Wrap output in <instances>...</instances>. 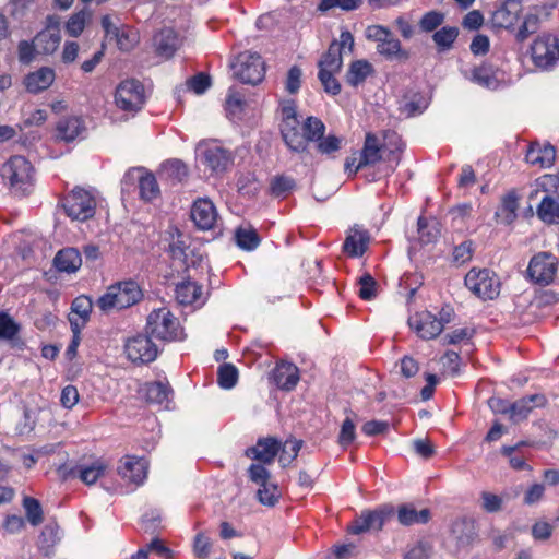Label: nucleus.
Wrapping results in <instances>:
<instances>
[{"label": "nucleus", "instance_id": "obj_1", "mask_svg": "<svg viewBox=\"0 0 559 559\" xmlns=\"http://www.w3.org/2000/svg\"><path fill=\"white\" fill-rule=\"evenodd\" d=\"M349 43V32H342L340 39L331 43L328 51L318 62V78L326 93L337 95L341 92V84L335 75L341 72L343 66V51Z\"/></svg>", "mask_w": 559, "mask_h": 559}, {"label": "nucleus", "instance_id": "obj_2", "mask_svg": "<svg viewBox=\"0 0 559 559\" xmlns=\"http://www.w3.org/2000/svg\"><path fill=\"white\" fill-rule=\"evenodd\" d=\"M0 176L15 197L29 194L34 189L35 169L24 156L10 157L0 168Z\"/></svg>", "mask_w": 559, "mask_h": 559}, {"label": "nucleus", "instance_id": "obj_3", "mask_svg": "<svg viewBox=\"0 0 559 559\" xmlns=\"http://www.w3.org/2000/svg\"><path fill=\"white\" fill-rule=\"evenodd\" d=\"M141 298L142 292L134 281L119 282L107 288L106 293L97 299L96 306L108 313L131 307Z\"/></svg>", "mask_w": 559, "mask_h": 559}, {"label": "nucleus", "instance_id": "obj_4", "mask_svg": "<svg viewBox=\"0 0 559 559\" xmlns=\"http://www.w3.org/2000/svg\"><path fill=\"white\" fill-rule=\"evenodd\" d=\"M145 331L151 336L173 342L183 338V332L178 319L166 307L154 309L146 320Z\"/></svg>", "mask_w": 559, "mask_h": 559}, {"label": "nucleus", "instance_id": "obj_5", "mask_svg": "<svg viewBox=\"0 0 559 559\" xmlns=\"http://www.w3.org/2000/svg\"><path fill=\"white\" fill-rule=\"evenodd\" d=\"M197 158L212 174H223L234 162L233 153L216 141H202L198 144Z\"/></svg>", "mask_w": 559, "mask_h": 559}, {"label": "nucleus", "instance_id": "obj_6", "mask_svg": "<svg viewBox=\"0 0 559 559\" xmlns=\"http://www.w3.org/2000/svg\"><path fill=\"white\" fill-rule=\"evenodd\" d=\"M466 287L483 300H493L500 294L501 283L495 272L488 269H472L465 275Z\"/></svg>", "mask_w": 559, "mask_h": 559}, {"label": "nucleus", "instance_id": "obj_7", "mask_svg": "<svg viewBox=\"0 0 559 559\" xmlns=\"http://www.w3.org/2000/svg\"><path fill=\"white\" fill-rule=\"evenodd\" d=\"M234 75L245 84L257 85L262 82L265 73L264 62L257 52L245 51L239 53L236 62L231 64Z\"/></svg>", "mask_w": 559, "mask_h": 559}, {"label": "nucleus", "instance_id": "obj_8", "mask_svg": "<svg viewBox=\"0 0 559 559\" xmlns=\"http://www.w3.org/2000/svg\"><path fill=\"white\" fill-rule=\"evenodd\" d=\"M115 103L123 111H139L145 103L143 84L134 79L122 81L116 88Z\"/></svg>", "mask_w": 559, "mask_h": 559}, {"label": "nucleus", "instance_id": "obj_9", "mask_svg": "<svg viewBox=\"0 0 559 559\" xmlns=\"http://www.w3.org/2000/svg\"><path fill=\"white\" fill-rule=\"evenodd\" d=\"M67 215L72 219L86 221L95 214L96 202L84 189H74L62 204Z\"/></svg>", "mask_w": 559, "mask_h": 559}, {"label": "nucleus", "instance_id": "obj_10", "mask_svg": "<svg viewBox=\"0 0 559 559\" xmlns=\"http://www.w3.org/2000/svg\"><path fill=\"white\" fill-rule=\"evenodd\" d=\"M531 52L537 68L548 69L559 60V38L543 34L534 40Z\"/></svg>", "mask_w": 559, "mask_h": 559}, {"label": "nucleus", "instance_id": "obj_11", "mask_svg": "<svg viewBox=\"0 0 559 559\" xmlns=\"http://www.w3.org/2000/svg\"><path fill=\"white\" fill-rule=\"evenodd\" d=\"M527 273L530 278L539 285L550 284L557 273V259L549 252L535 254L528 264Z\"/></svg>", "mask_w": 559, "mask_h": 559}, {"label": "nucleus", "instance_id": "obj_12", "mask_svg": "<svg viewBox=\"0 0 559 559\" xmlns=\"http://www.w3.org/2000/svg\"><path fill=\"white\" fill-rule=\"evenodd\" d=\"M124 350L127 357L139 364H148L156 359L158 347L147 335H136L126 343Z\"/></svg>", "mask_w": 559, "mask_h": 559}, {"label": "nucleus", "instance_id": "obj_13", "mask_svg": "<svg viewBox=\"0 0 559 559\" xmlns=\"http://www.w3.org/2000/svg\"><path fill=\"white\" fill-rule=\"evenodd\" d=\"M148 463L144 457L124 455L119 461L117 472L128 484L142 485L147 476Z\"/></svg>", "mask_w": 559, "mask_h": 559}, {"label": "nucleus", "instance_id": "obj_14", "mask_svg": "<svg viewBox=\"0 0 559 559\" xmlns=\"http://www.w3.org/2000/svg\"><path fill=\"white\" fill-rule=\"evenodd\" d=\"M477 537L475 522L468 519H459L452 523L449 543L455 551L466 549Z\"/></svg>", "mask_w": 559, "mask_h": 559}, {"label": "nucleus", "instance_id": "obj_15", "mask_svg": "<svg viewBox=\"0 0 559 559\" xmlns=\"http://www.w3.org/2000/svg\"><path fill=\"white\" fill-rule=\"evenodd\" d=\"M409 325L425 340L437 337L443 330L442 321L431 312L424 311L411 317Z\"/></svg>", "mask_w": 559, "mask_h": 559}, {"label": "nucleus", "instance_id": "obj_16", "mask_svg": "<svg viewBox=\"0 0 559 559\" xmlns=\"http://www.w3.org/2000/svg\"><path fill=\"white\" fill-rule=\"evenodd\" d=\"M191 218L199 229L210 230L214 228L218 214L211 200L199 199L191 207Z\"/></svg>", "mask_w": 559, "mask_h": 559}, {"label": "nucleus", "instance_id": "obj_17", "mask_svg": "<svg viewBox=\"0 0 559 559\" xmlns=\"http://www.w3.org/2000/svg\"><path fill=\"white\" fill-rule=\"evenodd\" d=\"M153 44L157 55L168 59L180 48L182 39L174 28L163 27L155 34Z\"/></svg>", "mask_w": 559, "mask_h": 559}, {"label": "nucleus", "instance_id": "obj_18", "mask_svg": "<svg viewBox=\"0 0 559 559\" xmlns=\"http://www.w3.org/2000/svg\"><path fill=\"white\" fill-rule=\"evenodd\" d=\"M280 448L281 441L277 439L272 437L260 438L254 447L246 450V455L262 464H271L278 454Z\"/></svg>", "mask_w": 559, "mask_h": 559}, {"label": "nucleus", "instance_id": "obj_19", "mask_svg": "<svg viewBox=\"0 0 559 559\" xmlns=\"http://www.w3.org/2000/svg\"><path fill=\"white\" fill-rule=\"evenodd\" d=\"M381 144L376 135L368 133L365 139L362 150L359 152L358 158L352 159V166L355 165V171L374 165L381 159Z\"/></svg>", "mask_w": 559, "mask_h": 559}, {"label": "nucleus", "instance_id": "obj_20", "mask_svg": "<svg viewBox=\"0 0 559 559\" xmlns=\"http://www.w3.org/2000/svg\"><path fill=\"white\" fill-rule=\"evenodd\" d=\"M525 159L528 164L539 168H549L556 159V150L549 144L533 142L530 144Z\"/></svg>", "mask_w": 559, "mask_h": 559}, {"label": "nucleus", "instance_id": "obj_21", "mask_svg": "<svg viewBox=\"0 0 559 559\" xmlns=\"http://www.w3.org/2000/svg\"><path fill=\"white\" fill-rule=\"evenodd\" d=\"M139 179V188L141 198L151 201L158 197L159 187L156 178L150 174L144 173L141 168L130 169L124 175V180Z\"/></svg>", "mask_w": 559, "mask_h": 559}, {"label": "nucleus", "instance_id": "obj_22", "mask_svg": "<svg viewBox=\"0 0 559 559\" xmlns=\"http://www.w3.org/2000/svg\"><path fill=\"white\" fill-rule=\"evenodd\" d=\"M55 70L49 67H41L40 69L28 73L24 78V86L27 92L32 94L40 93L47 90L55 81Z\"/></svg>", "mask_w": 559, "mask_h": 559}, {"label": "nucleus", "instance_id": "obj_23", "mask_svg": "<svg viewBox=\"0 0 559 559\" xmlns=\"http://www.w3.org/2000/svg\"><path fill=\"white\" fill-rule=\"evenodd\" d=\"M85 131L84 121L79 117H67L57 123L56 139L63 142H72Z\"/></svg>", "mask_w": 559, "mask_h": 559}, {"label": "nucleus", "instance_id": "obj_24", "mask_svg": "<svg viewBox=\"0 0 559 559\" xmlns=\"http://www.w3.org/2000/svg\"><path fill=\"white\" fill-rule=\"evenodd\" d=\"M275 384L285 391H292L299 381L298 368L290 362L278 364L273 371Z\"/></svg>", "mask_w": 559, "mask_h": 559}, {"label": "nucleus", "instance_id": "obj_25", "mask_svg": "<svg viewBox=\"0 0 559 559\" xmlns=\"http://www.w3.org/2000/svg\"><path fill=\"white\" fill-rule=\"evenodd\" d=\"M298 120L288 119L282 123V135L286 145L294 152H304L307 148L308 141L304 131L298 129Z\"/></svg>", "mask_w": 559, "mask_h": 559}, {"label": "nucleus", "instance_id": "obj_26", "mask_svg": "<svg viewBox=\"0 0 559 559\" xmlns=\"http://www.w3.org/2000/svg\"><path fill=\"white\" fill-rule=\"evenodd\" d=\"M546 404V397L542 394H533L527 397L520 399L512 403L511 420L521 421L527 417L534 407H540Z\"/></svg>", "mask_w": 559, "mask_h": 559}, {"label": "nucleus", "instance_id": "obj_27", "mask_svg": "<svg viewBox=\"0 0 559 559\" xmlns=\"http://www.w3.org/2000/svg\"><path fill=\"white\" fill-rule=\"evenodd\" d=\"M383 515L378 511L365 510L352 524V534H362L371 530L380 531L383 526Z\"/></svg>", "mask_w": 559, "mask_h": 559}, {"label": "nucleus", "instance_id": "obj_28", "mask_svg": "<svg viewBox=\"0 0 559 559\" xmlns=\"http://www.w3.org/2000/svg\"><path fill=\"white\" fill-rule=\"evenodd\" d=\"M34 40L37 53L50 55L55 52L60 45V31L58 27L49 26L38 33Z\"/></svg>", "mask_w": 559, "mask_h": 559}, {"label": "nucleus", "instance_id": "obj_29", "mask_svg": "<svg viewBox=\"0 0 559 559\" xmlns=\"http://www.w3.org/2000/svg\"><path fill=\"white\" fill-rule=\"evenodd\" d=\"M53 264L60 272L74 273L82 264L81 253L75 248L62 249L56 254Z\"/></svg>", "mask_w": 559, "mask_h": 559}, {"label": "nucleus", "instance_id": "obj_30", "mask_svg": "<svg viewBox=\"0 0 559 559\" xmlns=\"http://www.w3.org/2000/svg\"><path fill=\"white\" fill-rule=\"evenodd\" d=\"M93 308L92 300L86 296H79L76 297L71 306L72 314L78 316L79 319H75L74 317H70V322L72 325L73 332L76 330H80L81 326H83L86 321L90 318L91 311Z\"/></svg>", "mask_w": 559, "mask_h": 559}, {"label": "nucleus", "instance_id": "obj_31", "mask_svg": "<svg viewBox=\"0 0 559 559\" xmlns=\"http://www.w3.org/2000/svg\"><path fill=\"white\" fill-rule=\"evenodd\" d=\"M108 466L102 460H96L91 464L79 465L73 473L86 485H94L102 476L105 475Z\"/></svg>", "mask_w": 559, "mask_h": 559}, {"label": "nucleus", "instance_id": "obj_32", "mask_svg": "<svg viewBox=\"0 0 559 559\" xmlns=\"http://www.w3.org/2000/svg\"><path fill=\"white\" fill-rule=\"evenodd\" d=\"M397 520L402 525L425 524L430 520V510L417 511L412 504H403L397 510Z\"/></svg>", "mask_w": 559, "mask_h": 559}, {"label": "nucleus", "instance_id": "obj_33", "mask_svg": "<svg viewBox=\"0 0 559 559\" xmlns=\"http://www.w3.org/2000/svg\"><path fill=\"white\" fill-rule=\"evenodd\" d=\"M537 216L544 223L559 224V199L545 195L537 207Z\"/></svg>", "mask_w": 559, "mask_h": 559}, {"label": "nucleus", "instance_id": "obj_34", "mask_svg": "<svg viewBox=\"0 0 559 559\" xmlns=\"http://www.w3.org/2000/svg\"><path fill=\"white\" fill-rule=\"evenodd\" d=\"M176 299L181 305H192L202 295V287L195 282L185 281L176 286Z\"/></svg>", "mask_w": 559, "mask_h": 559}, {"label": "nucleus", "instance_id": "obj_35", "mask_svg": "<svg viewBox=\"0 0 559 559\" xmlns=\"http://www.w3.org/2000/svg\"><path fill=\"white\" fill-rule=\"evenodd\" d=\"M371 235L359 225L352 227V258L361 257L369 249Z\"/></svg>", "mask_w": 559, "mask_h": 559}, {"label": "nucleus", "instance_id": "obj_36", "mask_svg": "<svg viewBox=\"0 0 559 559\" xmlns=\"http://www.w3.org/2000/svg\"><path fill=\"white\" fill-rule=\"evenodd\" d=\"M519 3L509 0L503 7L498 9L493 14V20L501 27H510L518 21Z\"/></svg>", "mask_w": 559, "mask_h": 559}, {"label": "nucleus", "instance_id": "obj_37", "mask_svg": "<svg viewBox=\"0 0 559 559\" xmlns=\"http://www.w3.org/2000/svg\"><path fill=\"white\" fill-rule=\"evenodd\" d=\"M237 245L245 250H253L260 243L257 231L251 226H239L235 231Z\"/></svg>", "mask_w": 559, "mask_h": 559}, {"label": "nucleus", "instance_id": "obj_38", "mask_svg": "<svg viewBox=\"0 0 559 559\" xmlns=\"http://www.w3.org/2000/svg\"><path fill=\"white\" fill-rule=\"evenodd\" d=\"M171 390L163 382H152L145 385V397L150 403L163 404L168 402Z\"/></svg>", "mask_w": 559, "mask_h": 559}, {"label": "nucleus", "instance_id": "obj_39", "mask_svg": "<svg viewBox=\"0 0 559 559\" xmlns=\"http://www.w3.org/2000/svg\"><path fill=\"white\" fill-rule=\"evenodd\" d=\"M301 445H302V441L298 440V439H294V438L287 439L283 443L281 442V448H280V452H278L280 463L283 466L290 464L297 457L298 452L301 449Z\"/></svg>", "mask_w": 559, "mask_h": 559}, {"label": "nucleus", "instance_id": "obj_40", "mask_svg": "<svg viewBox=\"0 0 559 559\" xmlns=\"http://www.w3.org/2000/svg\"><path fill=\"white\" fill-rule=\"evenodd\" d=\"M162 175L175 182H181L187 178L188 169L181 160L171 159L163 165Z\"/></svg>", "mask_w": 559, "mask_h": 559}, {"label": "nucleus", "instance_id": "obj_41", "mask_svg": "<svg viewBox=\"0 0 559 559\" xmlns=\"http://www.w3.org/2000/svg\"><path fill=\"white\" fill-rule=\"evenodd\" d=\"M459 35V28L455 26H445L441 29L437 31L432 38L439 50H449L452 47V44L456 39Z\"/></svg>", "mask_w": 559, "mask_h": 559}, {"label": "nucleus", "instance_id": "obj_42", "mask_svg": "<svg viewBox=\"0 0 559 559\" xmlns=\"http://www.w3.org/2000/svg\"><path fill=\"white\" fill-rule=\"evenodd\" d=\"M20 329V324L10 314L0 312V340L14 341Z\"/></svg>", "mask_w": 559, "mask_h": 559}, {"label": "nucleus", "instance_id": "obj_43", "mask_svg": "<svg viewBox=\"0 0 559 559\" xmlns=\"http://www.w3.org/2000/svg\"><path fill=\"white\" fill-rule=\"evenodd\" d=\"M91 17V13L86 10H81L68 20L66 24V32L72 36L78 37L83 32L86 21Z\"/></svg>", "mask_w": 559, "mask_h": 559}, {"label": "nucleus", "instance_id": "obj_44", "mask_svg": "<svg viewBox=\"0 0 559 559\" xmlns=\"http://www.w3.org/2000/svg\"><path fill=\"white\" fill-rule=\"evenodd\" d=\"M378 51L389 59L401 57L407 58V53L402 51L400 40L394 38L392 35L378 44Z\"/></svg>", "mask_w": 559, "mask_h": 559}, {"label": "nucleus", "instance_id": "obj_45", "mask_svg": "<svg viewBox=\"0 0 559 559\" xmlns=\"http://www.w3.org/2000/svg\"><path fill=\"white\" fill-rule=\"evenodd\" d=\"M23 508L25 510L27 521L33 526H37L43 522V509L40 502L37 499L25 497L23 499Z\"/></svg>", "mask_w": 559, "mask_h": 559}, {"label": "nucleus", "instance_id": "obj_46", "mask_svg": "<svg viewBox=\"0 0 559 559\" xmlns=\"http://www.w3.org/2000/svg\"><path fill=\"white\" fill-rule=\"evenodd\" d=\"M519 207V198L515 191H510L502 198L501 212L503 215V222L511 224L516 218V211Z\"/></svg>", "mask_w": 559, "mask_h": 559}, {"label": "nucleus", "instance_id": "obj_47", "mask_svg": "<svg viewBox=\"0 0 559 559\" xmlns=\"http://www.w3.org/2000/svg\"><path fill=\"white\" fill-rule=\"evenodd\" d=\"M301 129L305 133L307 141L310 142L321 140L324 134L325 127L320 119L316 117H308L304 122Z\"/></svg>", "mask_w": 559, "mask_h": 559}, {"label": "nucleus", "instance_id": "obj_48", "mask_svg": "<svg viewBox=\"0 0 559 559\" xmlns=\"http://www.w3.org/2000/svg\"><path fill=\"white\" fill-rule=\"evenodd\" d=\"M171 240L169 242V252L174 259L186 261L187 259V250L189 246L187 245V238L183 237L177 229L175 234H170Z\"/></svg>", "mask_w": 559, "mask_h": 559}, {"label": "nucleus", "instance_id": "obj_49", "mask_svg": "<svg viewBox=\"0 0 559 559\" xmlns=\"http://www.w3.org/2000/svg\"><path fill=\"white\" fill-rule=\"evenodd\" d=\"M218 384L223 389H231L238 380V370L231 364H224L218 368Z\"/></svg>", "mask_w": 559, "mask_h": 559}, {"label": "nucleus", "instance_id": "obj_50", "mask_svg": "<svg viewBox=\"0 0 559 559\" xmlns=\"http://www.w3.org/2000/svg\"><path fill=\"white\" fill-rule=\"evenodd\" d=\"M374 69L367 60H357L352 62V85L362 83L369 75L373 74Z\"/></svg>", "mask_w": 559, "mask_h": 559}, {"label": "nucleus", "instance_id": "obj_51", "mask_svg": "<svg viewBox=\"0 0 559 559\" xmlns=\"http://www.w3.org/2000/svg\"><path fill=\"white\" fill-rule=\"evenodd\" d=\"M259 487L257 492L259 501L264 506L273 507L281 496L277 486L272 483H266Z\"/></svg>", "mask_w": 559, "mask_h": 559}, {"label": "nucleus", "instance_id": "obj_52", "mask_svg": "<svg viewBox=\"0 0 559 559\" xmlns=\"http://www.w3.org/2000/svg\"><path fill=\"white\" fill-rule=\"evenodd\" d=\"M358 295L362 300H371L376 298L378 283L370 274H365L358 280Z\"/></svg>", "mask_w": 559, "mask_h": 559}, {"label": "nucleus", "instance_id": "obj_53", "mask_svg": "<svg viewBox=\"0 0 559 559\" xmlns=\"http://www.w3.org/2000/svg\"><path fill=\"white\" fill-rule=\"evenodd\" d=\"M59 540L58 528L53 525H46L39 537V546L46 555L49 554L50 548Z\"/></svg>", "mask_w": 559, "mask_h": 559}, {"label": "nucleus", "instance_id": "obj_54", "mask_svg": "<svg viewBox=\"0 0 559 559\" xmlns=\"http://www.w3.org/2000/svg\"><path fill=\"white\" fill-rule=\"evenodd\" d=\"M237 187L242 194L247 195H254L260 189V186L254 175L250 173L242 174L239 176L237 180Z\"/></svg>", "mask_w": 559, "mask_h": 559}, {"label": "nucleus", "instance_id": "obj_55", "mask_svg": "<svg viewBox=\"0 0 559 559\" xmlns=\"http://www.w3.org/2000/svg\"><path fill=\"white\" fill-rule=\"evenodd\" d=\"M211 85V79L204 73H198L187 81V88L193 93L201 95Z\"/></svg>", "mask_w": 559, "mask_h": 559}, {"label": "nucleus", "instance_id": "obj_56", "mask_svg": "<svg viewBox=\"0 0 559 559\" xmlns=\"http://www.w3.org/2000/svg\"><path fill=\"white\" fill-rule=\"evenodd\" d=\"M295 187V181L290 177L278 176L275 177L271 182L272 193L280 197L292 191Z\"/></svg>", "mask_w": 559, "mask_h": 559}, {"label": "nucleus", "instance_id": "obj_57", "mask_svg": "<svg viewBox=\"0 0 559 559\" xmlns=\"http://www.w3.org/2000/svg\"><path fill=\"white\" fill-rule=\"evenodd\" d=\"M265 464L258 463L251 464L248 474L251 481L257 484L258 486L270 483V472L264 466Z\"/></svg>", "mask_w": 559, "mask_h": 559}, {"label": "nucleus", "instance_id": "obj_58", "mask_svg": "<svg viewBox=\"0 0 559 559\" xmlns=\"http://www.w3.org/2000/svg\"><path fill=\"white\" fill-rule=\"evenodd\" d=\"M443 20L444 15L442 13L431 11L421 17L419 25L423 31L432 32L443 23Z\"/></svg>", "mask_w": 559, "mask_h": 559}, {"label": "nucleus", "instance_id": "obj_59", "mask_svg": "<svg viewBox=\"0 0 559 559\" xmlns=\"http://www.w3.org/2000/svg\"><path fill=\"white\" fill-rule=\"evenodd\" d=\"M243 106L245 102L241 95L235 88H229L226 99L227 111L233 116H237L242 111Z\"/></svg>", "mask_w": 559, "mask_h": 559}, {"label": "nucleus", "instance_id": "obj_60", "mask_svg": "<svg viewBox=\"0 0 559 559\" xmlns=\"http://www.w3.org/2000/svg\"><path fill=\"white\" fill-rule=\"evenodd\" d=\"M473 242L467 240L456 246L453 250V259L459 264H464L473 257Z\"/></svg>", "mask_w": 559, "mask_h": 559}, {"label": "nucleus", "instance_id": "obj_61", "mask_svg": "<svg viewBox=\"0 0 559 559\" xmlns=\"http://www.w3.org/2000/svg\"><path fill=\"white\" fill-rule=\"evenodd\" d=\"M390 425L388 421L370 420L362 425L361 430L367 436H384L389 432Z\"/></svg>", "mask_w": 559, "mask_h": 559}, {"label": "nucleus", "instance_id": "obj_62", "mask_svg": "<svg viewBox=\"0 0 559 559\" xmlns=\"http://www.w3.org/2000/svg\"><path fill=\"white\" fill-rule=\"evenodd\" d=\"M473 80L479 85L486 87H490L495 83V78L492 75L491 69L486 66H481L474 69Z\"/></svg>", "mask_w": 559, "mask_h": 559}, {"label": "nucleus", "instance_id": "obj_63", "mask_svg": "<svg viewBox=\"0 0 559 559\" xmlns=\"http://www.w3.org/2000/svg\"><path fill=\"white\" fill-rule=\"evenodd\" d=\"M442 365L444 372L450 376H456L459 373L460 356L455 352H447L442 358Z\"/></svg>", "mask_w": 559, "mask_h": 559}, {"label": "nucleus", "instance_id": "obj_64", "mask_svg": "<svg viewBox=\"0 0 559 559\" xmlns=\"http://www.w3.org/2000/svg\"><path fill=\"white\" fill-rule=\"evenodd\" d=\"M301 83V70L294 66L288 70L286 79V90L290 94H295L299 91Z\"/></svg>", "mask_w": 559, "mask_h": 559}]
</instances>
